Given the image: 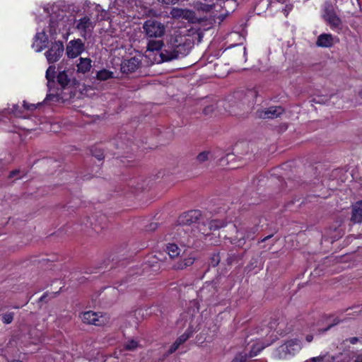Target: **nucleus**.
<instances>
[{
    "label": "nucleus",
    "instance_id": "nucleus-1",
    "mask_svg": "<svg viewBox=\"0 0 362 362\" xmlns=\"http://www.w3.org/2000/svg\"><path fill=\"white\" fill-rule=\"evenodd\" d=\"M226 223L219 220H208L201 217L195 228H192V233L181 236L180 244L184 247H191L194 245V238L203 239L214 235V232L226 226Z\"/></svg>",
    "mask_w": 362,
    "mask_h": 362
},
{
    "label": "nucleus",
    "instance_id": "nucleus-2",
    "mask_svg": "<svg viewBox=\"0 0 362 362\" xmlns=\"http://www.w3.org/2000/svg\"><path fill=\"white\" fill-rule=\"evenodd\" d=\"M191 47L189 40L175 33L170 37L167 47L161 51L160 56L163 62L182 58L189 54Z\"/></svg>",
    "mask_w": 362,
    "mask_h": 362
},
{
    "label": "nucleus",
    "instance_id": "nucleus-3",
    "mask_svg": "<svg viewBox=\"0 0 362 362\" xmlns=\"http://www.w3.org/2000/svg\"><path fill=\"white\" fill-rule=\"evenodd\" d=\"M257 229L255 227H249L245 223L230 224L228 226V235L225 238L230 240V243L243 247L247 240H252Z\"/></svg>",
    "mask_w": 362,
    "mask_h": 362
},
{
    "label": "nucleus",
    "instance_id": "nucleus-4",
    "mask_svg": "<svg viewBox=\"0 0 362 362\" xmlns=\"http://www.w3.org/2000/svg\"><path fill=\"white\" fill-rule=\"evenodd\" d=\"M201 217L202 214L199 210H192L180 215L177 220L180 225L177 229L180 236L190 234L192 233V228H195Z\"/></svg>",
    "mask_w": 362,
    "mask_h": 362
},
{
    "label": "nucleus",
    "instance_id": "nucleus-5",
    "mask_svg": "<svg viewBox=\"0 0 362 362\" xmlns=\"http://www.w3.org/2000/svg\"><path fill=\"white\" fill-rule=\"evenodd\" d=\"M301 349L302 343L300 340L291 339L279 346L274 352V356L279 359L287 358L298 353Z\"/></svg>",
    "mask_w": 362,
    "mask_h": 362
},
{
    "label": "nucleus",
    "instance_id": "nucleus-6",
    "mask_svg": "<svg viewBox=\"0 0 362 362\" xmlns=\"http://www.w3.org/2000/svg\"><path fill=\"white\" fill-rule=\"evenodd\" d=\"M142 28L145 36L148 38L162 37L166 30L165 25L154 18L146 20L144 23Z\"/></svg>",
    "mask_w": 362,
    "mask_h": 362
},
{
    "label": "nucleus",
    "instance_id": "nucleus-7",
    "mask_svg": "<svg viewBox=\"0 0 362 362\" xmlns=\"http://www.w3.org/2000/svg\"><path fill=\"white\" fill-rule=\"evenodd\" d=\"M97 21V18L85 16L75 21L74 27L83 38L87 39L91 36Z\"/></svg>",
    "mask_w": 362,
    "mask_h": 362
},
{
    "label": "nucleus",
    "instance_id": "nucleus-8",
    "mask_svg": "<svg viewBox=\"0 0 362 362\" xmlns=\"http://www.w3.org/2000/svg\"><path fill=\"white\" fill-rule=\"evenodd\" d=\"M323 17L332 30L338 33L342 30V21L337 16L334 6L328 2L324 5Z\"/></svg>",
    "mask_w": 362,
    "mask_h": 362
},
{
    "label": "nucleus",
    "instance_id": "nucleus-9",
    "mask_svg": "<svg viewBox=\"0 0 362 362\" xmlns=\"http://www.w3.org/2000/svg\"><path fill=\"white\" fill-rule=\"evenodd\" d=\"M85 50V45L81 39L69 41L66 47V54L69 58H76Z\"/></svg>",
    "mask_w": 362,
    "mask_h": 362
},
{
    "label": "nucleus",
    "instance_id": "nucleus-10",
    "mask_svg": "<svg viewBox=\"0 0 362 362\" xmlns=\"http://www.w3.org/2000/svg\"><path fill=\"white\" fill-rule=\"evenodd\" d=\"M284 112L281 106H272L267 108L259 109L256 114L257 117L261 119H274L279 117Z\"/></svg>",
    "mask_w": 362,
    "mask_h": 362
},
{
    "label": "nucleus",
    "instance_id": "nucleus-11",
    "mask_svg": "<svg viewBox=\"0 0 362 362\" xmlns=\"http://www.w3.org/2000/svg\"><path fill=\"white\" fill-rule=\"evenodd\" d=\"M257 95V91L255 89H246L238 92L236 93V98L240 100L243 104L251 107L256 103Z\"/></svg>",
    "mask_w": 362,
    "mask_h": 362
},
{
    "label": "nucleus",
    "instance_id": "nucleus-12",
    "mask_svg": "<svg viewBox=\"0 0 362 362\" xmlns=\"http://www.w3.org/2000/svg\"><path fill=\"white\" fill-rule=\"evenodd\" d=\"M64 48L62 42L54 43L50 49L45 52L46 58L49 63H54L59 59L64 52Z\"/></svg>",
    "mask_w": 362,
    "mask_h": 362
},
{
    "label": "nucleus",
    "instance_id": "nucleus-13",
    "mask_svg": "<svg viewBox=\"0 0 362 362\" xmlns=\"http://www.w3.org/2000/svg\"><path fill=\"white\" fill-rule=\"evenodd\" d=\"M81 320L84 323L101 326L105 322V318L97 313L87 311L82 314Z\"/></svg>",
    "mask_w": 362,
    "mask_h": 362
},
{
    "label": "nucleus",
    "instance_id": "nucleus-14",
    "mask_svg": "<svg viewBox=\"0 0 362 362\" xmlns=\"http://www.w3.org/2000/svg\"><path fill=\"white\" fill-rule=\"evenodd\" d=\"M339 42V38L331 34L322 33L317 39L316 45L320 47H331Z\"/></svg>",
    "mask_w": 362,
    "mask_h": 362
},
{
    "label": "nucleus",
    "instance_id": "nucleus-15",
    "mask_svg": "<svg viewBox=\"0 0 362 362\" xmlns=\"http://www.w3.org/2000/svg\"><path fill=\"white\" fill-rule=\"evenodd\" d=\"M140 66V61L138 58L132 57L124 60L121 64V70L123 73H132L135 71Z\"/></svg>",
    "mask_w": 362,
    "mask_h": 362
},
{
    "label": "nucleus",
    "instance_id": "nucleus-16",
    "mask_svg": "<svg viewBox=\"0 0 362 362\" xmlns=\"http://www.w3.org/2000/svg\"><path fill=\"white\" fill-rule=\"evenodd\" d=\"M105 221V217L103 215H95L93 216L91 218H88L86 221V226H90L95 231H98L99 229L103 228V223Z\"/></svg>",
    "mask_w": 362,
    "mask_h": 362
},
{
    "label": "nucleus",
    "instance_id": "nucleus-17",
    "mask_svg": "<svg viewBox=\"0 0 362 362\" xmlns=\"http://www.w3.org/2000/svg\"><path fill=\"white\" fill-rule=\"evenodd\" d=\"M351 221L354 223H362V201H358L353 204Z\"/></svg>",
    "mask_w": 362,
    "mask_h": 362
},
{
    "label": "nucleus",
    "instance_id": "nucleus-18",
    "mask_svg": "<svg viewBox=\"0 0 362 362\" xmlns=\"http://www.w3.org/2000/svg\"><path fill=\"white\" fill-rule=\"evenodd\" d=\"M92 60L88 57H80L78 63L76 64L77 72L86 74L88 72L92 67Z\"/></svg>",
    "mask_w": 362,
    "mask_h": 362
},
{
    "label": "nucleus",
    "instance_id": "nucleus-19",
    "mask_svg": "<svg viewBox=\"0 0 362 362\" xmlns=\"http://www.w3.org/2000/svg\"><path fill=\"white\" fill-rule=\"evenodd\" d=\"M165 251L170 258L179 256L181 249L175 243H168L165 246Z\"/></svg>",
    "mask_w": 362,
    "mask_h": 362
},
{
    "label": "nucleus",
    "instance_id": "nucleus-20",
    "mask_svg": "<svg viewBox=\"0 0 362 362\" xmlns=\"http://www.w3.org/2000/svg\"><path fill=\"white\" fill-rule=\"evenodd\" d=\"M114 78V73L110 70L103 69L96 74V78L99 81H106Z\"/></svg>",
    "mask_w": 362,
    "mask_h": 362
},
{
    "label": "nucleus",
    "instance_id": "nucleus-21",
    "mask_svg": "<svg viewBox=\"0 0 362 362\" xmlns=\"http://www.w3.org/2000/svg\"><path fill=\"white\" fill-rule=\"evenodd\" d=\"M305 362H339V360L336 361V358L329 355L320 356L311 358Z\"/></svg>",
    "mask_w": 362,
    "mask_h": 362
},
{
    "label": "nucleus",
    "instance_id": "nucleus-22",
    "mask_svg": "<svg viewBox=\"0 0 362 362\" xmlns=\"http://www.w3.org/2000/svg\"><path fill=\"white\" fill-rule=\"evenodd\" d=\"M42 332L35 328L30 329L29 332V336L32 339V343L35 344L42 341Z\"/></svg>",
    "mask_w": 362,
    "mask_h": 362
},
{
    "label": "nucleus",
    "instance_id": "nucleus-23",
    "mask_svg": "<svg viewBox=\"0 0 362 362\" xmlns=\"http://www.w3.org/2000/svg\"><path fill=\"white\" fill-rule=\"evenodd\" d=\"M194 262V258L192 257H188L180 262H178L175 265V268L177 269H184L187 267L192 265Z\"/></svg>",
    "mask_w": 362,
    "mask_h": 362
},
{
    "label": "nucleus",
    "instance_id": "nucleus-24",
    "mask_svg": "<svg viewBox=\"0 0 362 362\" xmlns=\"http://www.w3.org/2000/svg\"><path fill=\"white\" fill-rule=\"evenodd\" d=\"M163 45V42L161 40H150L147 44V50L153 52L160 50Z\"/></svg>",
    "mask_w": 362,
    "mask_h": 362
},
{
    "label": "nucleus",
    "instance_id": "nucleus-25",
    "mask_svg": "<svg viewBox=\"0 0 362 362\" xmlns=\"http://www.w3.org/2000/svg\"><path fill=\"white\" fill-rule=\"evenodd\" d=\"M139 343L134 339H129L123 344V349L129 351H134L139 347Z\"/></svg>",
    "mask_w": 362,
    "mask_h": 362
},
{
    "label": "nucleus",
    "instance_id": "nucleus-26",
    "mask_svg": "<svg viewBox=\"0 0 362 362\" xmlns=\"http://www.w3.org/2000/svg\"><path fill=\"white\" fill-rule=\"evenodd\" d=\"M269 344L264 345L260 343H257L254 344L251 348L248 357L252 358L256 356L262 350H263Z\"/></svg>",
    "mask_w": 362,
    "mask_h": 362
},
{
    "label": "nucleus",
    "instance_id": "nucleus-27",
    "mask_svg": "<svg viewBox=\"0 0 362 362\" xmlns=\"http://www.w3.org/2000/svg\"><path fill=\"white\" fill-rule=\"evenodd\" d=\"M161 264V260L156 256L151 257L148 260V264L153 268L154 272L160 269Z\"/></svg>",
    "mask_w": 362,
    "mask_h": 362
},
{
    "label": "nucleus",
    "instance_id": "nucleus-28",
    "mask_svg": "<svg viewBox=\"0 0 362 362\" xmlns=\"http://www.w3.org/2000/svg\"><path fill=\"white\" fill-rule=\"evenodd\" d=\"M57 81L62 87H65L69 84L70 79L67 74L63 71L57 75Z\"/></svg>",
    "mask_w": 362,
    "mask_h": 362
},
{
    "label": "nucleus",
    "instance_id": "nucleus-29",
    "mask_svg": "<svg viewBox=\"0 0 362 362\" xmlns=\"http://www.w3.org/2000/svg\"><path fill=\"white\" fill-rule=\"evenodd\" d=\"M210 158V153L209 151H202L200 153H199L196 158V160L199 163H202L206 160H208Z\"/></svg>",
    "mask_w": 362,
    "mask_h": 362
},
{
    "label": "nucleus",
    "instance_id": "nucleus-30",
    "mask_svg": "<svg viewBox=\"0 0 362 362\" xmlns=\"http://www.w3.org/2000/svg\"><path fill=\"white\" fill-rule=\"evenodd\" d=\"M55 75V66H49L46 71V78L48 81H52Z\"/></svg>",
    "mask_w": 362,
    "mask_h": 362
},
{
    "label": "nucleus",
    "instance_id": "nucleus-31",
    "mask_svg": "<svg viewBox=\"0 0 362 362\" xmlns=\"http://www.w3.org/2000/svg\"><path fill=\"white\" fill-rule=\"evenodd\" d=\"M184 10L185 9H183V8H173L170 11V14H171L172 17L174 18H181L183 14Z\"/></svg>",
    "mask_w": 362,
    "mask_h": 362
},
{
    "label": "nucleus",
    "instance_id": "nucleus-32",
    "mask_svg": "<svg viewBox=\"0 0 362 362\" xmlns=\"http://www.w3.org/2000/svg\"><path fill=\"white\" fill-rule=\"evenodd\" d=\"M248 358L247 354L240 353L235 356L231 362H246Z\"/></svg>",
    "mask_w": 362,
    "mask_h": 362
},
{
    "label": "nucleus",
    "instance_id": "nucleus-33",
    "mask_svg": "<svg viewBox=\"0 0 362 362\" xmlns=\"http://www.w3.org/2000/svg\"><path fill=\"white\" fill-rule=\"evenodd\" d=\"M194 13L193 11L188 10V9H185L181 18H184V19L189 21V20H192L194 18Z\"/></svg>",
    "mask_w": 362,
    "mask_h": 362
},
{
    "label": "nucleus",
    "instance_id": "nucleus-34",
    "mask_svg": "<svg viewBox=\"0 0 362 362\" xmlns=\"http://www.w3.org/2000/svg\"><path fill=\"white\" fill-rule=\"evenodd\" d=\"M13 319V313H7L3 315L2 316V321L5 324H10Z\"/></svg>",
    "mask_w": 362,
    "mask_h": 362
},
{
    "label": "nucleus",
    "instance_id": "nucleus-35",
    "mask_svg": "<svg viewBox=\"0 0 362 362\" xmlns=\"http://www.w3.org/2000/svg\"><path fill=\"white\" fill-rule=\"evenodd\" d=\"M189 337H190L189 334L185 332L183 334H182L180 337H179L177 338L176 341L177 342V344H179L180 345L182 343H184L185 341H186L189 338Z\"/></svg>",
    "mask_w": 362,
    "mask_h": 362
},
{
    "label": "nucleus",
    "instance_id": "nucleus-36",
    "mask_svg": "<svg viewBox=\"0 0 362 362\" xmlns=\"http://www.w3.org/2000/svg\"><path fill=\"white\" fill-rule=\"evenodd\" d=\"M220 262V258L218 255H215L212 257L211 264L213 267H216Z\"/></svg>",
    "mask_w": 362,
    "mask_h": 362
},
{
    "label": "nucleus",
    "instance_id": "nucleus-37",
    "mask_svg": "<svg viewBox=\"0 0 362 362\" xmlns=\"http://www.w3.org/2000/svg\"><path fill=\"white\" fill-rule=\"evenodd\" d=\"M23 107L28 110H33L37 107L35 104H28L25 101L23 102Z\"/></svg>",
    "mask_w": 362,
    "mask_h": 362
},
{
    "label": "nucleus",
    "instance_id": "nucleus-38",
    "mask_svg": "<svg viewBox=\"0 0 362 362\" xmlns=\"http://www.w3.org/2000/svg\"><path fill=\"white\" fill-rule=\"evenodd\" d=\"M179 346H180V344H177V342L175 341L174 342V344L170 346L168 352L170 354L173 353L174 351H175L177 350V349L179 347Z\"/></svg>",
    "mask_w": 362,
    "mask_h": 362
},
{
    "label": "nucleus",
    "instance_id": "nucleus-39",
    "mask_svg": "<svg viewBox=\"0 0 362 362\" xmlns=\"http://www.w3.org/2000/svg\"><path fill=\"white\" fill-rule=\"evenodd\" d=\"M158 1L165 4H175L178 0H158Z\"/></svg>",
    "mask_w": 362,
    "mask_h": 362
},
{
    "label": "nucleus",
    "instance_id": "nucleus-40",
    "mask_svg": "<svg viewBox=\"0 0 362 362\" xmlns=\"http://www.w3.org/2000/svg\"><path fill=\"white\" fill-rule=\"evenodd\" d=\"M158 227V224L156 223H152L148 226V230H155Z\"/></svg>",
    "mask_w": 362,
    "mask_h": 362
},
{
    "label": "nucleus",
    "instance_id": "nucleus-41",
    "mask_svg": "<svg viewBox=\"0 0 362 362\" xmlns=\"http://www.w3.org/2000/svg\"><path fill=\"white\" fill-rule=\"evenodd\" d=\"M212 111H213V107H211V106H210V107H206V108H204V114H206V115L209 114V113H210L211 112H212Z\"/></svg>",
    "mask_w": 362,
    "mask_h": 362
},
{
    "label": "nucleus",
    "instance_id": "nucleus-42",
    "mask_svg": "<svg viewBox=\"0 0 362 362\" xmlns=\"http://www.w3.org/2000/svg\"><path fill=\"white\" fill-rule=\"evenodd\" d=\"M313 339V336L312 334H308L306 337H305V340L308 341V342H311Z\"/></svg>",
    "mask_w": 362,
    "mask_h": 362
},
{
    "label": "nucleus",
    "instance_id": "nucleus-43",
    "mask_svg": "<svg viewBox=\"0 0 362 362\" xmlns=\"http://www.w3.org/2000/svg\"><path fill=\"white\" fill-rule=\"evenodd\" d=\"M349 341H350V343L354 344L358 341V338H356V337L350 338Z\"/></svg>",
    "mask_w": 362,
    "mask_h": 362
},
{
    "label": "nucleus",
    "instance_id": "nucleus-44",
    "mask_svg": "<svg viewBox=\"0 0 362 362\" xmlns=\"http://www.w3.org/2000/svg\"><path fill=\"white\" fill-rule=\"evenodd\" d=\"M134 183H135V181L134 180H130L128 183V187L129 188H132L133 187H134Z\"/></svg>",
    "mask_w": 362,
    "mask_h": 362
},
{
    "label": "nucleus",
    "instance_id": "nucleus-45",
    "mask_svg": "<svg viewBox=\"0 0 362 362\" xmlns=\"http://www.w3.org/2000/svg\"><path fill=\"white\" fill-rule=\"evenodd\" d=\"M339 322V320H337V321H336L334 323L331 324L330 325H329V326H328V327H327V328H326V329H325V331L328 330V329H330L333 325H337V324H338Z\"/></svg>",
    "mask_w": 362,
    "mask_h": 362
},
{
    "label": "nucleus",
    "instance_id": "nucleus-46",
    "mask_svg": "<svg viewBox=\"0 0 362 362\" xmlns=\"http://www.w3.org/2000/svg\"><path fill=\"white\" fill-rule=\"evenodd\" d=\"M354 362H362V354L358 356Z\"/></svg>",
    "mask_w": 362,
    "mask_h": 362
},
{
    "label": "nucleus",
    "instance_id": "nucleus-47",
    "mask_svg": "<svg viewBox=\"0 0 362 362\" xmlns=\"http://www.w3.org/2000/svg\"><path fill=\"white\" fill-rule=\"evenodd\" d=\"M18 171L17 170H14V171H12L11 173H10V177H13L15 176L16 174L18 173Z\"/></svg>",
    "mask_w": 362,
    "mask_h": 362
},
{
    "label": "nucleus",
    "instance_id": "nucleus-48",
    "mask_svg": "<svg viewBox=\"0 0 362 362\" xmlns=\"http://www.w3.org/2000/svg\"><path fill=\"white\" fill-rule=\"evenodd\" d=\"M271 237H272V235L266 236V237H265V238H264L261 241H262V242H265L266 240H269Z\"/></svg>",
    "mask_w": 362,
    "mask_h": 362
},
{
    "label": "nucleus",
    "instance_id": "nucleus-49",
    "mask_svg": "<svg viewBox=\"0 0 362 362\" xmlns=\"http://www.w3.org/2000/svg\"><path fill=\"white\" fill-rule=\"evenodd\" d=\"M224 160H225V158H221V160H220V165H223V163L224 162Z\"/></svg>",
    "mask_w": 362,
    "mask_h": 362
},
{
    "label": "nucleus",
    "instance_id": "nucleus-50",
    "mask_svg": "<svg viewBox=\"0 0 362 362\" xmlns=\"http://www.w3.org/2000/svg\"><path fill=\"white\" fill-rule=\"evenodd\" d=\"M209 240H211V244H217L218 243V240L212 241L211 238L209 239Z\"/></svg>",
    "mask_w": 362,
    "mask_h": 362
},
{
    "label": "nucleus",
    "instance_id": "nucleus-51",
    "mask_svg": "<svg viewBox=\"0 0 362 362\" xmlns=\"http://www.w3.org/2000/svg\"><path fill=\"white\" fill-rule=\"evenodd\" d=\"M358 96L362 99V90L358 92Z\"/></svg>",
    "mask_w": 362,
    "mask_h": 362
},
{
    "label": "nucleus",
    "instance_id": "nucleus-52",
    "mask_svg": "<svg viewBox=\"0 0 362 362\" xmlns=\"http://www.w3.org/2000/svg\"><path fill=\"white\" fill-rule=\"evenodd\" d=\"M97 157H98V160H101L103 158L102 154L101 155H98Z\"/></svg>",
    "mask_w": 362,
    "mask_h": 362
},
{
    "label": "nucleus",
    "instance_id": "nucleus-53",
    "mask_svg": "<svg viewBox=\"0 0 362 362\" xmlns=\"http://www.w3.org/2000/svg\"><path fill=\"white\" fill-rule=\"evenodd\" d=\"M94 11H101V9L100 8V7L96 6V7L95 8Z\"/></svg>",
    "mask_w": 362,
    "mask_h": 362
},
{
    "label": "nucleus",
    "instance_id": "nucleus-54",
    "mask_svg": "<svg viewBox=\"0 0 362 362\" xmlns=\"http://www.w3.org/2000/svg\"><path fill=\"white\" fill-rule=\"evenodd\" d=\"M42 49V47H40V48H37L36 49L37 52H40Z\"/></svg>",
    "mask_w": 362,
    "mask_h": 362
}]
</instances>
